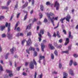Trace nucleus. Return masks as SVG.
I'll list each match as a JSON object with an SVG mask.
<instances>
[{"mask_svg": "<svg viewBox=\"0 0 78 78\" xmlns=\"http://www.w3.org/2000/svg\"><path fill=\"white\" fill-rule=\"evenodd\" d=\"M71 18V16H70V15H69V14H68L67 16H66V18H64L63 19H62L60 20V21L61 22V23H63L64 22L63 21L64 20L66 19V20L67 21V22H70V19Z\"/></svg>", "mask_w": 78, "mask_h": 78, "instance_id": "1", "label": "nucleus"}, {"mask_svg": "<svg viewBox=\"0 0 78 78\" xmlns=\"http://www.w3.org/2000/svg\"><path fill=\"white\" fill-rule=\"evenodd\" d=\"M55 16V14L53 13L50 12L49 13H48L47 14V17L48 19V20H51V19H52V18H51V16Z\"/></svg>", "mask_w": 78, "mask_h": 78, "instance_id": "2", "label": "nucleus"}, {"mask_svg": "<svg viewBox=\"0 0 78 78\" xmlns=\"http://www.w3.org/2000/svg\"><path fill=\"white\" fill-rule=\"evenodd\" d=\"M58 17L57 16V17L55 18L54 16L52 18V19H51L50 20L51 21V22L52 23L53 26H55V24H54V20H57Z\"/></svg>", "mask_w": 78, "mask_h": 78, "instance_id": "3", "label": "nucleus"}, {"mask_svg": "<svg viewBox=\"0 0 78 78\" xmlns=\"http://www.w3.org/2000/svg\"><path fill=\"white\" fill-rule=\"evenodd\" d=\"M54 7H56V10H58V9H59V4L58 2V1H56L55 2Z\"/></svg>", "mask_w": 78, "mask_h": 78, "instance_id": "4", "label": "nucleus"}, {"mask_svg": "<svg viewBox=\"0 0 78 78\" xmlns=\"http://www.w3.org/2000/svg\"><path fill=\"white\" fill-rule=\"evenodd\" d=\"M29 68L30 69H34V64L33 62H31L29 64Z\"/></svg>", "mask_w": 78, "mask_h": 78, "instance_id": "5", "label": "nucleus"}, {"mask_svg": "<svg viewBox=\"0 0 78 78\" xmlns=\"http://www.w3.org/2000/svg\"><path fill=\"white\" fill-rule=\"evenodd\" d=\"M35 50V49H34V48L31 47H30V48H29V49H27L26 50V52L28 54H30V52H29V51H30V50H33V51H34Z\"/></svg>", "mask_w": 78, "mask_h": 78, "instance_id": "6", "label": "nucleus"}, {"mask_svg": "<svg viewBox=\"0 0 78 78\" xmlns=\"http://www.w3.org/2000/svg\"><path fill=\"white\" fill-rule=\"evenodd\" d=\"M10 23H9L8 24V23H5V26H6V27H8V32H9V31L10 30Z\"/></svg>", "mask_w": 78, "mask_h": 78, "instance_id": "7", "label": "nucleus"}, {"mask_svg": "<svg viewBox=\"0 0 78 78\" xmlns=\"http://www.w3.org/2000/svg\"><path fill=\"white\" fill-rule=\"evenodd\" d=\"M26 42H27V45L28 46H30L31 44V39L30 38H29L28 41H26Z\"/></svg>", "mask_w": 78, "mask_h": 78, "instance_id": "8", "label": "nucleus"}, {"mask_svg": "<svg viewBox=\"0 0 78 78\" xmlns=\"http://www.w3.org/2000/svg\"><path fill=\"white\" fill-rule=\"evenodd\" d=\"M45 45L43 43H41V51H42L43 52L44 51V49L45 48Z\"/></svg>", "mask_w": 78, "mask_h": 78, "instance_id": "9", "label": "nucleus"}, {"mask_svg": "<svg viewBox=\"0 0 78 78\" xmlns=\"http://www.w3.org/2000/svg\"><path fill=\"white\" fill-rule=\"evenodd\" d=\"M69 74L71 75V76H73L74 74L73 73V71L71 69H70L69 71Z\"/></svg>", "mask_w": 78, "mask_h": 78, "instance_id": "10", "label": "nucleus"}, {"mask_svg": "<svg viewBox=\"0 0 78 78\" xmlns=\"http://www.w3.org/2000/svg\"><path fill=\"white\" fill-rule=\"evenodd\" d=\"M7 36L9 39H11L12 38V34H10L9 33H7Z\"/></svg>", "mask_w": 78, "mask_h": 78, "instance_id": "11", "label": "nucleus"}, {"mask_svg": "<svg viewBox=\"0 0 78 78\" xmlns=\"http://www.w3.org/2000/svg\"><path fill=\"white\" fill-rule=\"evenodd\" d=\"M45 57L44 56H42L41 55H40V58L38 62L40 64H41V60H42V59H44Z\"/></svg>", "mask_w": 78, "mask_h": 78, "instance_id": "12", "label": "nucleus"}, {"mask_svg": "<svg viewBox=\"0 0 78 78\" xmlns=\"http://www.w3.org/2000/svg\"><path fill=\"white\" fill-rule=\"evenodd\" d=\"M69 43V38H66V41L65 44V45H67Z\"/></svg>", "mask_w": 78, "mask_h": 78, "instance_id": "13", "label": "nucleus"}, {"mask_svg": "<svg viewBox=\"0 0 78 78\" xmlns=\"http://www.w3.org/2000/svg\"><path fill=\"white\" fill-rule=\"evenodd\" d=\"M38 36H39V37H38L39 41V42H41V40H42V39H41L42 37V35L41 34L39 33Z\"/></svg>", "mask_w": 78, "mask_h": 78, "instance_id": "14", "label": "nucleus"}, {"mask_svg": "<svg viewBox=\"0 0 78 78\" xmlns=\"http://www.w3.org/2000/svg\"><path fill=\"white\" fill-rule=\"evenodd\" d=\"M73 36L71 35V32L70 31H69V36L68 37L69 38H70V39H73Z\"/></svg>", "mask_w": 78, "mask_h": 78, "instance_id": "15", "label": "nucleus"}, {"mask_svg": "<svg viewBox=\"0 0 78 78\" xmlns=\"http://www.w3.org/2000/svg\"><path fill=\"white\" fill-rule=\"evenodd\" d=\"M48 47L49 48H50L51 50H53L54 49V47L52 46V44H48Z\"/></svg>", "mask_w": 78, "mask_h": 78, "instance_id": "16", "label": "nucleus"}, {"mask_svg": "<svg viewBox=\"0 0 78 78\" xmlns=\"http://www.w3.org/2000/svg\"><path fill=\"white\" fill-rule=\"evenodd\" d=\"M5 26H0V29L1 31H3V30L5 28Z\"/></svg>", "mask_w": 78, "mask_h": 78, "instance_id": "17", "label": "nucleus"}, {"mask_svg": "<svg viewBox=\"0 0 78 78\" xmlns=\"http://www.w3.org/2000/svg\"><path fill=\"white\" fill-rule=\"evenodd\" d=\"M1 8L2 9H9L8 7L6 6H2Z\"/></svg>", "mask_w": 78, "mask_h": 78, "instance_id": "18", "label": "nucleus"}, {"mask_svg": "<svg viewBox=\"0 0 78 78\" xmlns=\"http://www.w3.org/2000/svg\"><path fill=\"white\" fill-rule=\"evenodd\" d=\"M67 74L66 73H63V78H67Z\"/></svg>", "mask_w": 78, "mask_h": 78, "instance_id": "19", "label": "nucleus"}, {"mask_svg": "<svg viewBox=\"0 0 78 78\" xmlns=\"http://www.w3.org/2000/svg\"><path fill=\"white\" fill-rule=\"evenodd\" d=\"M31 24H30L27 26V29H28V30H30V29H31Z\"/></svg>", "mask_w": 78, "mask_h": 78, "instance_id": "20", "label": "nucleus"}, {"mask_svg": "<svg viewBox=\"0 0 78 78\" xmlns=\"http://www.w3.org/2000/svg\"><path fill=\"white\" fill-rule=\"evenodd\" d=\"M44 6L42 5H40V9L41 11H44Z\"/></svg>", "mask_w": 78, "mask_h": 78, "instance_id": "21", "label": "nucleus"}, {"mask_svg": "<svg viewBox=\"0 0 78 78\" xmlns=\"http://www.w3.org/2000/svg\"><path fill=\"white\" fill-rule=\"evenodd\" d=\"M40 34H44V30L41 29L40 30Z\"/></svg>", "mask_w": 78, "mask_h": 78, "instance_id": "22", "label": "nucleus"}, {"mask_svg": "<svg viewBox=\"0 0 78 78\" xmlns=\"http://www.w3.org/2000/svg\"><path fill=\"white\" fill-rule=\"evenodd\" d=\"M47 34L48 36L49 37L50 39H51V34H50V32H48Z\"/></svg>", "mask_w": 78, "mask_h": 78, "instance_id": "23", "label": "nucleus"}, {"mask_svg": "<svg viewBox=\"0 0 78 78\" xmlns=\"http://www.w3.org/2000/svg\"><path fill=\"white\" fill-rule=\"evenodd\" d=\"M6 72L7 73H12V71L8 69L6 70Z\"/></svg>", "mask_w": 78, "mask_h": 78, "instance_id": "24", "label": "nucleus"}, {"mask_svg": "<svg viewBox=\"0 0 78 78\" xmlns=\"http://www.w3.org/2000/svg\"><path fill=\"white\" fill-rule=\"evenodd\" d=\"M57 36L59 38L61 37V36H59V31H57Z\"/></svg>", "mask_w": 78, "mask_h": 78, "instance_id": "25", "label": "nucleus"}, {"mask_svg": "<svg viewBox=\"0 0 78 78\" xmlns=\"http://www.w3.org/2000/svg\"><path fill=\"white\" fill-rule=\"evenodd\" d=\"M19 23V22H17V23H16L15 27V29H14L15 30H16V28H17V27H18Z\"/></svg>", "mask_w": 78, "mask_h": 78, "instance_id": "26", "label": "nucleus"}, {"mask_svg": "<svg viewBox=\"0 0 78 78\" xmlns=\"http://www.w3.org/2000/svg\"><path fill=\"white\" fill-rule=\"evenodd\" d=\"M14 48L13 47L12 48L10 49V51L12 54L14 53Z\"/></svg>", "mask_w": 78, "mask_h": 78, "instance_id": "27", "label": "nucleus"}, {"mask_svg": "<svg viewBox=\"0 0 78 78\" xmlns=\"http://www.w3.org/2000/svg\"><path fill=\"white\" fill-rule=\"evenodd\" d=\"M9 55V53H7L6 54L5 56V59H8V55Z\"/></svg>", "mask_w": 78, "mask_h": 78, "instance_id": "28", "label": "nucleus"}, {"mask_svg": "<svg viewBox=\"0 0 78 78\" xmlns=\"http://www.w3.org/2000/svg\"><path fill=\"white\" fill-rule=\"evenodd\" d=\"M72 64H73V61L72 60H71L69 63V65L70 66H72Z\"/></svg>", "mask_w": 78, "mask_h": 78, "instance_id": "29", "label": "nucleus"}, {"mask_svg": "<svg viewBox=\"0 0 78 78\" xmlns=\"http://www.w3.org/2000/svg\"><path fill=\"white\" fill-rule=\"evenodd\" d=\"M59 69H61V67H62V63L61 62H59Z\"/></svg>", "mask_w": 78, "mask_h": 78, "instance_id": "30", "label": "nucleus"}, {"mask_svg": "<svg viewBox=\"0 0 78 78\" xmlns=\"http://www.w3.org/2000/svg\"><path fill=\"white\" fill-rule=\"evenodd\" d=\"M25 41H26L24 39L21 42V44L22 45H23V44H24V43L25 42Z\"/></svg>", "mask_w": 78, "mask_h": 78, "instance_id": "31", "label": "nucleus"}, {"mask_svg": "<svg viewBox=\"0 0 78 78\" xmlns=\"http://www.w3.org/2000/svg\"><path fill=\"white\" fill-rule=\"evenodd\" d=\"M48 22V20H47V19L46 18H45L44 19V23H47Z\"/></svg>", "mask_w": 78, "mask_h": 78, "instance_id": "32", "label": "nucleus"}, {"mask_svg": "<svg viewBox=\"0 0 78 78\" xmlns=\"http://www.w3.org/2000/svg\"><path fill=\"white\" fill-rule=\"evenodd\" d=\"M5 19V16H0V20H2Z\"/></svg>", "mask_w": 78, "mask_h": 78, "instance_id": "33", "label": "nucleus"}, {"mask_svg": "<svg viewBox=\"0 0 78 78\" xmlns=\"http://www.w3.org/2000/svg\"><path fill=\"white\" fill-rule=\"evenodd\" d=\"M27 16H28V14H26V15L25 16L23 19L24 20H25L26 19H27Z\"/></svg>", "mask_w": 78, "mask_h": 78, "instance_id": "34", "label": "nucleus"}, {"mask_svg": "<svg viewBox=\"0 0 78 78\" xmlns=\"http://www.w3.org/2000/svg\"><path fill=\"white\" fill-rule=\"evenodd\" d=\"M0 70H1V71H3V67L1 65H0Z\"/></svg>", "mask_w": 78, "mask_h": 78, "instance_id": "35", "label": "nucleus"}, {"mask_svg": "<svg viewBox=\"0 0 78 78\" xmlns=\"http://www.w3.org/2000/svg\"><path fill=\"white\" fill-rule=\"evenodd\" d=\"M13 76V74H12V73H9V77H11L12 76Z\"/></svg>", "mask_w": 78, "mask_h": 78, "instance_id": "36", "label": "nucleus"}, {"mask_svg": "<svg viewBox=\"0 0 78 78\" xmlns=\"http://www.w3.org/2000/svg\"><path fill=\"white\" fill-rule=\"evenodd\" d=\"M6 34H2V37H6Z\"/></svg>", "mask_w": 78, "mask_h": 78, "instance_id": "37", "label": "nucleus"}, {"mask_svg": "<svg viewBox=\"0 0 78 78\" xmlns=\"http://www.w3.org/2000/svg\"><path fill=\"white\" fill-rule=\"evenodd\" d=\"M33 62L35 66H37V63H36V62L35 61L34 59H33Z\"/></svg>", "mask_w": 78, "mask_h": 78, "instance_id": "38", "label": "nucleus"}, {"mask_svg": "<svg viewBox=\"0 0 78 78\" xmlns=\"http://www.w3.org/2000/svg\"><path fill=\"white\" fill-rule=\"evenodd\" d=\"M34 56H37V52L36 51H34Z\"/></svg>", "mask_w": 78, "mask_h": 78, "instance_id": "39", "label": "nucleus"}, {"mask_svg": "<svg viewBox=\"0 0 78 78\" xmlns=\"http://www.w3.org/2000/svg\"><path fill=\"white\" fill-rule=\"evenodd\" d=\"M62 53H69V51H62Z\"/></svg>", "mask_w": 78, "mask_h": 78, "instance_id": "40", "label": "nucleus"}, {"mask_svg": "<svg viewBox=\"0 0 78 78\" xmlns=\"http://www.w3.org/2000/svg\"><path fill=\"white\" fill-rule=\"evenodd\" d=\"M58 42L59 43H61H61H62V39H60L59 40Z\"/></svg>", "mask_w": 78, "mask_h": 78, "instance_id": "41", "label": "nucleus"}, {"mask_svg": "<svg viewBox=\"0 0 78 78\" xmlns=\"http://www.w3.org/2000/svg\"><path fill=\"white\" fill-rule=\"evenodd\" d=\"M51 58L52 59H54V55L53 54H51Z\"/></svg>", "mask_w": 78, "mask_h": 78, "instance_id": "42", "label": "nucleus"}, {"mask_svg": "<svg viewBox=\"0 0 78 78\" xmlns=\"http://www.w3.org/2000/svg\"><path fill=\"white\" fill-rule=\"evenodd\" d=\"M23 76H27V74L25 72H23Z\"/></svg>", "mask_w": 78, "mask_h": 78, "instance_id": "43", "label": "nucleus"}, {"mask_svg": "<svg viewBox=\"0 0 78 78\" xmlns=\"http://www.w3.org/2000/svg\"><path fill=\"white\" fill-rule=\"evenodd\" d=\"M11 3V1L9 0L7 4V6H8L9 5V3Z\"/></svg>", "mask_w": 78, "mask_h": 78, "instance_id": "44", "label": "nucleus"}, {"mask_svg": "<svg viewBox=\"0 0 78 78\" xmlns=\"http://www.w3.org/2000/svg\"><path fill=\"white\" fill-rule=\"evenodd\" d=\"M62 47V45H60L57 47V48H61Z\"/></svg>", "mask_w": 78, "mask_h": 78, "instance_id": "45", "label": "nucleus"}, {"mask_svg": "<svg viewBox=\"0 0 78 78\" xmlns=\"http://www.w3.org/2000/svg\"><path fill=\"white\" fill-rule=\"evenodd\" d=\"M32 6H34V0H33L32 1Z\"/></svg>", "mask_w": 78, "mask_h": 78, "instance_id": "46", "label": "nucleus"}, {"mask_svg": "<svg viewBox=\"0 0 78 78\" xmlns=\"http://www.w3.org/2000/svg\"><path fill=\"white\" fill-rule=\"evenodd\" d=\"M21 68V66L18 67L16 68V70H18V71H19L20 70V68Z\"/></svg>", "mask_w": 78, "mask_h": 78, "instance_id": "47", "label": "nucleus"}, {"mask_svg": "<svg viewBox=\"0 0 78 78\" xmlns=\"http://www.w3.org/2000/svg\"><path fill=\"white\" fill-rule=\"evenodd\" d=\"M73 56L75 57V58H77V57H78V55L76 54H74L73 55Z\"/></svg>", "mask_w": 78, "mask_h": 78, "instance_id": "48", "label": "nucleus"}, {"mask_svg": "<svg viewBox=\"0 0 78 78\" xmlns=\"http://www.w3.org/2000/svg\"><path fill=\"white\" fill-rule=\"evenodd\" d=\"M37 19H36V18H34V20L33 21L32 23H34V22H36V21H37Z\"/></svg>", "mask_w": 78, "mask_h": 78, "instance_id": "49", "label": "nucleus"}, {"mask_svg": "<svg viewBox=\"0 0 78 78\" xmlns=\"http://www.w3.org/2000/svg\"><path fill=\"white\" fill-rule=\"evenodd\" d=\"M54 53L56 56H58V51H55L54 52Z\"/></svg>", "mask_w": 78, "mask_h": 78, "instance_id": "50", "label": "nucleus"}, {"mask_svg": "<svg viewBox=\"0 0 78 78\" xmlns=\"http://www.w3.org/2000/svg\"><path fill=\"white\" fill-rule=\"evenodd\" d=\"M20 13H19L17 14L16 17L18 19L19 17V16H20Z\"/></svg>", "mask_w": 78, "mask_h": 78, "instance_id": "51", "label": "nucleus"}, {"mask_svg": "<svg viewBox=\"0 0 78 78\" xmlns=\"http://www.w3.org/2000/svg\"><path fill=\"white\" fill-rule=\"evenodd\" d=\"M46 5H50V2H47L46 3Z\"/></svg>", "mask_w": 78, "mask_h": 78, "instance_id": "52", "label": "nucleus"}, {"mask_svg": "<svg viewBox=\"0 0 78 78\" xmlns=\"http://www.w3.org/2000/svg\"><path fill=\"white\" fill-rule=\"evenodd\" d=\"M63 32L64 33V34H66V31L65 30L63 29Z\"/></svg>", "mask_w": 78, "mask_h": 78, "instance_id": "53", "label": "nucleus"}, {"mask_svg": "<svg viewBox=\"0 0 78 78\" xmlns=\"http://www.w3.org/2000/svg\"><path fill=\"white\" fill-rule=\"evenodd\" d=\"M36 75H37V73L36 72H35L34 78H36Z\"/></svg>", "mask_w": 78, "mask_h": 78, "instance_id": "54", "label": "nucleus"}, {"mask_svg": "<svg viewBox=\"0 0 78 78\" xmlns=\"http://www.w3.org/2000/svg\"><path fill=\"white\" fill-rule=\"evenodd\" d=\"M71 50V46H69L68 47V51H69V50Z\"/></svg>", "mask_w": 78, "mask_h": 78, "instance_id": "55", "label": "nucleus"}, {"mask_svg": "<svg viewBox=\"0 0 78 78\" xmlns=\"http://www.w3.org/2000/svg\"><path fill=\"white\" fill-rule=\"evenodd\" d=\"M31 34V32H29L28 33H27V36H30Z\"/></svg>", "mask_w": 78, "mask_h": 78, "instance_id": "56", "label": "nucleus"}, {"mask_svg": "<svg viewBox=\"0 0 78 78\" xmlns=\"http://www.w3.org/2000/svg\"><path fill=\"white\" fill-rule=\"evenodd\" d=\"M28 4V2H26L25 4H24V5H25L26 7V6H27Z\"/></svg>", "mask_w": 78, "mask_h": 78, "instance_id": "57", "label": "nucleus"}, {"mask_svg": "<svg viewBox=\"0 0 78 78\" xmlns=\"http://www.w3.org/2000/svg\"><path fill=\"white\" fill-rule=\"evenodd\" d=\"M59 23H58L57 26L56 27H54V29H56V28H57L58 27H59Z\"/></svg>", "mask_w": 78, "mask_h": 78, "instance_id": "58", "label": "nucleus"}, {"mask_svg": "<svg viewBox=\"0 0 78 78\" xmlns=\"http://www.w3.org/2000/svg\"><path fill=\"white\" fill-rule=\"evenodd\" d=\"M28 68L26 69V72H28L29 73H30V71H29V70L28 71Z\"/></svg>", "mask_w": 78, "mask_h": 78, "instance_id": "59", "label": "nucleus"}, {"mask_svg": "<svg viewBox=\"0 0 78 78\" xmlns=\"http://www.w3.org/2000/svg\"><path fill=\"white\" fill-rule=\"evenodd\" d=\"M43 43H46L47 42V41L45 40H44L43 41Z\"/></svg>", "mask_w": 78, "mask_h": 78, "instance_id": "60", "label": "nucleus"}, {"mask_svg": "<svg viewBox=\"0 0 78 78\" xmlns=\"http://www.w3.org/2000/svg\"><path fill=\"white\" fill-rule=\"evenodd\" d=\"M17 6H18V4H16L15 6V8H17Z\"/></svg>", "mask_w": 78, "mask_h": 78, "instance_id": "61", "label": "nucleus"}, {"mask_svg": "<svg viewBox=\"0 0 78 78\" xmlns=\"http://www.w3.org/2000/svg\"><path fill=\"white\" fill-rule=\"evenodd\" d=\"M52 73H54V74H57V72L54 71Z\"/></svg>", "mask_w": 78, "mask_h": 78, "instance_id": "62", "label": "nucleus"}, {"mask_svg": "<svg viewBox=\"0 0 78 78\" xmlns=\"http://www.w3.org/2000/svg\"><path fill=\"white\" fill-rule=\"evenodd\" d=\"M43 64L44 65H45V60H44L43 62Z\"/></svg>", "mask_w": 78, "mask_h": 78, "instance_id": "63", "label": "nucleus"}, {"mask_svg": "<svg viewBox=\"0 0 78 78\" xmlns=\"http://www.w3.org/2000/svg\"><path fill=\"white\" fill-rule=\"evenodd\" d=\"M42 78V74H41L40 75V77L39 78Z\"/></svg>", "mask_w": 78, "mask_h": 78, "instance_id": "64", "label": "nucleus"}]
</instances>
